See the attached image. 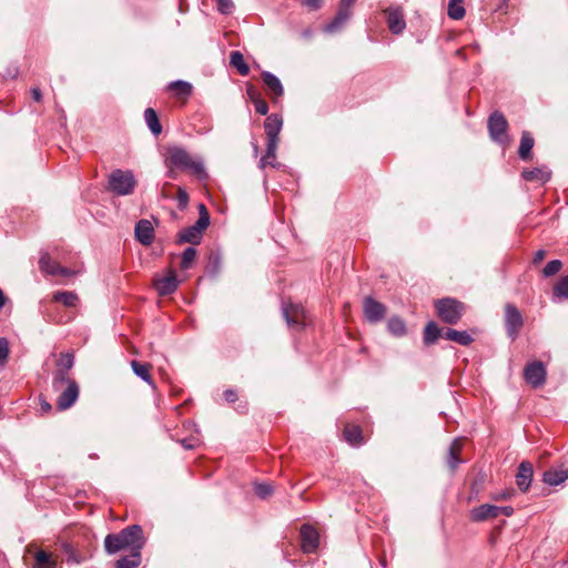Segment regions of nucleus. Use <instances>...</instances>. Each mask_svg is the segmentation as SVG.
<instances>
[{"instance_id": "c85d7f7f", "label": "nucleus", "mask_w": 568, "mask_h": 568, "mask_svg": "<svg viewBox=\"0 0 568 568\" xmlns=\"http://www.w3.org/2000/svg\"><path fill=\"white\" fill-rule=\"evenodd\" d=\"M201 240H202V234L192 225L190 227L182 230L178 234L176 242L179 244L190 243V244L196 245L201 242Z\"/></svg>"}, {"instance_id": "e433bc0d", "label": "nucleus", "mask_w": 568, "mask_h": 568, "mask_svg": "<svg viewBox=\"0 0 568 568\" xmlns=\"http://www.w3.org/2000/svg\"><path fill=\"white\" fill-rule=\"evenodd\" d=\"M443 335L444 333L438 325L435 322H429L424 329V343L426 345H432Z\"/></svg>"}, {"instance_id": "4468645a", "label": "nucleus", "mask_w": 568, "mask_h": 568, "mask_svg": "<svg viewBox=\"0 0 568 568\" xmlns=\"http://www.w3.org/2000/svg\"><path fill=\"white\" fill-rule=\"evenodd\" d=\"M282 312L290 327L301 328L306 324V311L302 305L290 304L287 306H283Z\"/></svg>"}, {"instance_id": "69168bd1", "label": "nucleus", "mask_w": 568, "mask_h": 568, "mask_svg": "<svg viewBox=\"0 0 568 568\" xmlns=\"http://www.w3.org/2000/svg\"><path fill=\"white\" fill-rule=\"evenodd\" d=\"M199 213H200V215H201V214L209 213V211H207V209L205 207V205H204V204H200V205H199Z\"/></svg>"}, {"instance_id": "a211bd4d", "label": "nucleus", "mask_w": 568, "mask_h": 568, "mask_svg": "<svg viewBox=\"0 0 568 568\" xmlns=\"http://www.w3.org/2000/svg\"><path fill=\"white\" fill-rule=\"evenodd\" d=\"M300 532L303 551L305 554L315 552L320 545V536L316 529L311 525H303Z\"/></svg>"}, {"instance_id": "6ab92c4d", "label": "nucleus", "mask_w": 568, "mask_h": 568, "mask_svg": "<svg viewBox=\"0 0 568 568\" xmlns=\"http://www.w3.org/2000/svg\"><path fill=\"white\" fill-rule=\"evenodd\" d=\"M74 365V356L71 353H62L58 359L57 363V369L53 373L52 379H55V384L59 385L60 383L67 381V378L70 377V369Z\"/></svg>"}, {"instance_id": "a18cd8bd", "label": "nucleus", "mask_w": 568, "mask_h": 568, "mask_svg": "<svg viewBox=\"0 0 568 568\" xmlns=\"http://www.w3.org/2000/svg\"><path fill=\"white\" fill-rule=\"evenodd\" d=\"M561 266L562 264L559 260H552L546 264V266L542 270V274L545 277H550L557 274L560 271Z\"/></svg>"}, {"instance_id": "412c9836", "label": "nucleus", "mask_w": 568, "mask_h": 568, "mask_svg": "<svg viewBox=\"0 0 568 568\" xmlns=\"http://www.w3.org/2000/svg\"><path fill=\"white\" fill-rule=\"evenodd\" d=\"M135 239L145 246L152 244L154 240V229L149 220H140L134 229Z\"/></svg>"}, {"instance_id": "8fccbe9b", "label": "nucleus", "mask_w": 568, "mask_h": 568, "mask_svg": "<svg viewBox=\"0 0 568 568\" xmlns=\"http://www.w3.org/2000/svg\"><path fill=\"white\" fill-rule=\"evenodd\" d=\"M209 225H210V214L205 213V214H201V216H199L196 223L193 226L202 234L203 231Z\"/></svg>"}, {"instance_id": "c03bdc74", "label": "nucleus", "mask_w": 568, "mask_h": 568, "mask_svg": "<svg viewBox=\"0 0 568 568\" xmlns=\"http://www.w3.org/2000/svg\"><path fill=\"white\" fill-rule=\"evenodd\" d=\"M196 257V250L192 246L186 247L182 254L181 268H190L192 262Z\"/></svg>"}, {"instance_id": "20e7f679", "label": "nucleus", "mask_w": 568, "mask_h": 568, "mask_svg": "<svg viewBox=\"0 0 568 568\" xmlns=\"http://www.w3.org/2000/svg\"><path fill=\"white\" fill-rule=\"evenodd\" d=\"M52 389L58 394L57 408L59 410H67L77 402L79 397V385L73 378H67V381L55 384V379H52Z\"/></svg>"}, {"instance_id": "423d86ee", "label": "nucleus", "mask_w": 568, "mask_h": 568, "mask_svg": "<svg viewBox=\"0 0 568 568\" xmlns=\"http://www.w3.org/2000/svg\"><path fill=\"white\" fill-rule=\"evenodd\" d=\"M438 317L446 324L455 325L465 313V306L462 302L444 297L435 303Z\"/></svg>"}, {"instance_id": "4c0bfd02", "label": "nucleus", "mask_w": 568, "mask_h": 568, "mask_svg": "<svg viewBox=\"0 0 568 568\" xmlns=\"http://www.w3.org/2000/svg\"><path fill=\"white\" fill-rule=\"evenodd\" d=\"M129 556L121 557L115 568H136L141 564V551H130Z\"/></svg>"}, {"instance_id": "f257e3e1", "label": "nucleus", "mask_w": 568, "mask_h": 568, "mask_svg": "<svg viewBox=\"0 0 568 568\" xmlns=\"http://www.w3.org/2000/svg\"><path fill=\"white\" fill-rule=\"evenodd\" d=\"M165 165L169 168L168 175L175 178L174 169L190 171L200 180L207 178L204 163L200 158H193L184 148L172 145L166 149Z\"/></svg>"}, {"instance_id": "0eeeda50", "label": "nucleus", "mask_w": 568, "mask_h": 568, "mask_svg": "<svg viewBox=\"0 0 568 568\" xmlns=\"http://www.w3.org/2000/svg\"><path fill=\"white\" fill-rule=\"evenodd\" d=\"M547 371L544 363L534 361L524 368L525 381L534 388H539L546 383Z\"/></svg>"}, {"instance_id": "2f4dec72", "label": "nucleus", "mask_w": 568, "mask_h": 568, "mask_svg": "<svg viewBox=\"0 0 568 568\" xmlns=\"http://www.w3.org/2000/svg\"><path fill=\"white\" fill-rule=\"evenodd\" d=\"M568 478V471L565 469H549L544 473V481L549 486H558Z\"/></svg>"}, {"instance_id": "5fc2aeb1", "label": "nucleus", "mask_w": 568, "mask_h": 568, "mask_svg": "<svg viewBox=\"0 0 568 568\" xmlns=\"http://www.w3.org/2000/svg\"><path fill=\"white\" fill-rule=\"evenodd\" d=\"M246 93H247V95L250 97V99L252 100L253 103L255 102V100L261 99L260 94L257 93V91H256V89H255V87L253 84H247Z\"/></svg>"}, {"instance_id": "393cba45", "label": "nucleus", "mask_w": 568, "mask_h": 568, "mask_svg": "<svg viewBox=\"0 0 568 568\" xmlns=\"http://www.w3.org/2000/svg\"><path fill=\"white\" fill-rule=\"evenodd\" d=\"M179 282L174 273L171 275L159 278L155 282V288L158 293L162 296L170 295L174 293L178 288Z\"/></svg>"}, {"instance_id": "f3484780", "label": "nucleus", "mask_w": 568, "mask_h": 568, "mask_svg": "<svg viewBox=\"0 0 568 568\" xmlns=\"http://www.w3.org/2000/svg\"><path fill=\"white\" fill-rule=\"evenodd\" d=\"M385 13L390 32L400 34L406 28L403 9L400 7H389L385 10Z\"/></svg>"}, {"instance_id": "e2e57ef3", "label": "nucleus", "mask_w": 568, "mask_h": 568, "mask_svg": "<svg viewBox=\"0 0 568 568\" xmlns=\"http://www.w3.org/2000/svg\"><path fill=\"white\" fill-rule=\"evenodd\" d=\"M270 165L274 169H278L281 164L276 161V155L274 158L266 159V166Z\"/></svg>"}, {"instance_id": "bb28decb", "label": "nucleus", "mask_w": 568, "mask_h": 568, "mask_svg": "<svg viewBox=\"0 0 568 568\" xmlns=\"http://www.w3.org/2000/svg\"><path fill=\"white\" fill-rule=\"evenodd\" d=\"M443 337L462 346H468L474 341L473 336L467 331H457L454 328H447Z\"/></svg>"}, {"instance_id": "de8ad7c7", "label": "nucleus", "mask_w": 568, "mask_h": 568, "mask_svg": "<svg viewBox=\"0 0 568 568\" xmlns=\"http://www.w3.org/2000/svg\"><path fill=\"white\" fill-rule=\"evenodd\" d=\"M217 11L222 14H231L234 11V3L232 0H216Z\"/></svg>"}, {"instance_id": "a878e982", "label": "nucleus", "mask_w": 568, "mask_h": 568, "mask_svg": "<svg viewBox=\"0 0 568 568\" xmlns=\"http://www.w3.org/2000/svg\"><path fill=\"white\" fill-rule=\"evenodd\" d=\"M521 175L526 181L545 184L550 180L551 172L546 166H542L525 170Z\"/></svg>"}, {"instance_id": "774afa93", "label": "nucleus", "mask_w": 568, "mask_h": 568, "mask_svg": "<svg viewBox=\"0 0 568 568\" xmlns=\"http://www.w3.org/2000/svg\"><path fill=\"white\" fill-rule=\"evenodd\" d=\"M42 409H43L44 412H49V410L51 409V405H50L49 403L44 402V403L42 404Z\"/></svg>"}, {"instance_id": "603ef678", "label": "nucleus", "mask_w": 568, "mask_h": 568, "mask_svg": "<svg viewBox=\"0 0 568 568\" xmlns=\"http://www.w3.org/2000/svg\"><path fill=\"white\" fill-rule=\"evenodd\" d=\"M254 106L255 111L261 115H265L268 112V104L263 99L255 100Z\"/></svg>"}, {"instance_id": "ea45409f", "label": "nucleus", "mask_w": 568, "mask_h": 568, "mask_svg": "<svg viewBox=\"0 0 568 568\" xmlns=\"http://www.w3.org/2000/svg\"><path fill=\"white\" fill-rule=\"evenodd\" d=\"M52 298L54 302L62 303L67 307H73L78 302V295L69 291L55 292Z\"/></svg>"}, {"instance_id": "79ce46f5", "label": "nucleus", "mask_w": 568, "mask_h": 568, "mask_svg": "<svg viewBox=\"0 0 568 568\" xmlns=\"http://www.w3.org/2000/svg\"><path fill=\"white\" fill-rule=\"evenodd\" d=\"M448 17L453 20H460L465 17V8L463 0H449L448 1Z\"/></svg>"}, {"instance_id": "5701e85b", "label": "nucleus", "mask_w": 568, "mask_h": 568, "mask_svg": "<svg viewBox=\"0 0 568 568\" xmlns=\"http://www.w3.org/2000/svg\"><path fill=\"white\" fill-rule=\"evenodd\" d=\"M498 517V506L483 504L470 510V519L475 523L485 521L487 519Z\"/></svg>"}, {"instance_id": "ddd939ff", "label": "nucleus", "mask_w": 568, "mask_h": 568, "mask_svg": "<svg viewBox=\"0 0 568 568\" xmlns=\"http://www.w3.org/2000/svg\"><path fill=\"white\" fill-rule=\"evenodd\" d=\"M39 267L41 272L52 276L68 277L74 273L68 267L61 266L59 263L50 257L48 252H42L39 258Z\"/></svg>"}, {"instance_id": "aec40b11", "label": "nucleus", "mask_w": 568, "mask_h": 568, "mask_svg": "<svg viewBox=\"0 0 568 568\" xmlns=\"http://www.w3.org/2000/svg\"><path fill=\"white\" fill-rule=\"evenodd\" d=\"M363 307L364 315L369 323H378L385 317L386 307L373 297H366Z\"/></svg>"}, {"instance_id": "4be33fe9", "label": "nucleus", "mask_w": 568, "mask_h": 568, "mask_svg": "<svg viewBox=\"0 0 568 568\" xmlns=\"http://www.w3.org/2000/svg\"><path fill=\"white\" fill-rule=\"evenodd\" d=\"M534 475L532 464L529 462H521L519 464L517 475H516V484L521 491H527L530 487Z\"/></svg>"}, {"instance_id": "72a5a7b5", "label": "nucleus", "mask_w": 568, "mask_h": 568, "mask_svg": "<svg viewBox=\"0 0 568 568\" xmlns=\"http://www.w3.org/2000/svg\"><path fill=\"white\" fill-rule=\"evenodd\" d=\"M144 120L153 135L158 136L162 132V125L159 121L158 114L154 109L148 108L144 111Z\"/></svg>"}, {"instance_id": "9b49d317", "label": "nucleus", "mask_w": 568, "mask_h": 568, "mask_svg": "<svg viewBox=\"0 0 568 568\" xmlns=\"http://www.w3.org/2000/svg\"><path fill=\"white\" fill-rule=\"evenodd\" d=\"M353 3L354 0H341L335 18L323 28V31L325 33H335L339 31L352 16Z\"/></svg>"}, {"instance_id": "a19ab883", "label": "nucleus", "mask_w": 568, "mask_h": 568, "mask_svg": "<svg viewBox=\"0 0 568 568\" xmlns=\"http://www.w3.org/2000/svg\"><path fill=\"white\" fill-rule=\"evenodd\" d=\"M568 300V275L561 276L554 286V301Z\"/></svg>"}, {"instance_id": "6e6552de", "label": "nucleus", "mask_w": 568, "mask_h": 568, "mask_svg": "<svg viewBox=\"0 0 568 568\" xmlns=\"http://www.w3.org/2000/svg\"><path fill=\"white\" fill-rule=\"evenodd\" d=\"M353 3L354 0H341L335 18L323 28V31L325 33H335L339 31L352 16Z\"/></svg>"}, {"instance_id": "4d7b16f0", "label": "nucleus", "mask_w": 568, "mask_h": 568, "mask_svg": "<svg viewBox=\"0 0 568 568\" xmlns=\"http://www.w3.org/2000/svg\"><path fill=\"white\" fill-rule=\"evenodd\" d=\"M514 514V508L510 506H498V516L504 515L510 517Z\"/></svg>"}, {"instance_id": "680f3d73", "label": "nucleus", "mask_w": 568, "mask_h": 568, "mask_svg": "<svg viewBox=\"0 0 568 568\" xmlns=\"http://www.w3.org/2000/svg\"><path fill=\"white\" fill-rule=\"evenodd\" d=\"M31 94H32V98H33V100H34V101H37V102H40V101H41L42 94H41L40 89H38V88H32V89H31Z\"/></svg>"}, {"instance_id": "dca6fc26", "label": "nucleus", "mask_w": 568, "mask_h": 568, "mask_svg": "<svg viewBox=\"0 0 568 568\" xmlns=\"http://www.w3.org/2000/svg\"><path fill=\"white\" fill-rule=\"evenodd\" d=\"M505 324L508 335L515 338L523 326V316L519 310L513 304H507L505 307Z\"/></svg>"}, {"instance_id": "f704fd0d", "label": "nucleus", "mask_w": 568, "mask_h": 568, "mask_svg": "<svg viewBox=\"0 0 568 568\" xmlns=\"http://www.w3.org/2000/svg\"><path fill=\"white\" fill-rule=\"evenodd\" d=\"M61 550L67 555V562L69 565H80L84 561V557L69 541L61 542Z\"/></svg>"}, {"instance_id": "f03ea898", "label": "nucleus", "mask_w": 568, "mask_h": 568, "mask_svg": "<svg viewBox=\"0 0 568 568\" xmlns=\"http://www.w3.org/2000/svg\"><path fill=\"white\" fill-rule=\"evenodd\" d=\"M145 545L143 529L140 525H131L118 534H109L104 539L105 551L113 555L120 550L141 551Z\"/></svg>"}, {"instance_id": "3c124183", "label": "nucleus", "mask_w": 568, "mask_h": 568, "mask_svg": "<svg viewBox=\"0 0 568 568\" xmlns=\"http://www.w3.org/2000/svg\"><path fill=\"white\" fill-rule=\"evenodd\" d=\"M176 200L180 209H185L189 203V194L183 187L178 189Z\"/></svg>"}, {"instance_id": "473e14b6", "label": "nucleus", "mask_w": 568, "mask_h": 568, "mask_svg": "<svg viewBox=\"0 0 568 568\" xmlns=\"http://www.w3.org/2000/svg\"><path fill=\"white\" fill-rule=\"evenodd\" d=\"M535 141L529 132L524 131L520 139V144L518 149V155L521 160H528L531 156V150L534 148Z\"/></svg>"}, {"instance_id": "49530a36", "label": "nucleus", "mask_w": 568, "mask_h": 568, "mask_svg": "<svg viewBox=\"0 0 568 568\" xmlns=\"http://www.w3.org/2000/svg\"><path fill=\"white\" fill-rule=\"evenodd\" d=\"M254 491L261 499H266L273 494V487L265 483L256 484L254 486Z\"/></svg>"}, {"instance_id": "c9c22d12", "label": "nucleus", "mask_w": 568, "mask_h": 568, "mask_svg": "<svg viewBox=\"0 0 568 568\" xmlns=\"http://www.w3.org/2000/svg\"><path fill=\"white\" fill-rule=\"evenodd\" d=\"M230 64L237 70V72L245 77L250 73V67L244 61V57L240 51H232L230 54Z\"/></svg>"}, {"instance_id": "f8f14e48", "label": "nucleus", "mask_w": 568, "mask_h": 568, "mask_svg": "<svg viewBox=\"0 0 568 568\" xmlns=\"http://www.w3.org/2000/svg\"><path fill=\"white\" fill-rule=\"evenodd\" d=\"M508 128L507 120L500 112H494L488 119V130L490 138L498 143H506Z\"/></svg>"}, {"instance_id": "052dcab7", "label": "nucleus", "mask_w": 568, "mask_h": 568, "mask_svg": "<svg viewBox=\"0 0 568 568\" xmlns=\"http://www.w3.org/2000/svg\"><path fill=\"white\" fill-rule=\"evenodd\" d=\"M545 256H546V252L544 250H538L534 255L532 263L538 264L539 262H541L545 258Z\"/></svg>"}, {"instance_id": "bf43d9fd", "label": "nucleus", "mask_w": 568, "mask_h": 568, "mask_svg": "<svg viewBox=\"0 0 568 568\" xmlns=\"http://www.w3.org/2000/svg\"><path fill=\"white\" fill-rule=\"evenodd\" d=\"M196 439L195 438H190V439H182L181 440V444L182 446L185 448V449H192L195 447L196 445Z\"/></svg>"}, {"instance_id": "b1692460", "label": "nucleus", "mask_w": 568, "mask_h": 568, "mask_svg": "<svg viewBox=\"0 0 568 568\" xmlns=\"http://www.w3.org/2000/svg\"><path fill=\"white\" fill-rule=\"evenodd\" d=\"M261 75L270 94L274 98H280L284 94V88L275 74L270 71H263Z\"/></svg>"}, {"instance_id": "0e129e2a", "label": "nucleus", "mask_w": 568, "mask_h": 568, "mask_svg": "<svg viewBox=\"0 0 568 568\" xmlns=\"http://www.w3.org/2000/svg\"><path fill=\"white\" fill-rule=\"evenodd\" d=\"M6 304V296L2 292V290L0 288V310Z\"/></svg>"}, {"instance_id": "2eb2a0df", "label": "nucleus", "mask_w": 568, "mask_h": 568, "mask_svg": "<svg viewBox=\"0 0 568 568\" xmlns=\"http://www.w3.org/2000/svg\"><path fill=\"white\" fill-rule=\"evenodd\" d=\"M26 551L33 554L34 562L32 568H57L58 566L57 559L52 554L43 549H39L36 544H29Z\"/></svg>"}, {"instance_id": "09e8293b", "label": "nucleus", "mask_w": 568, "mask_h": 568, "mask_svg": "<svg viewBox=\"0 0 568 568\" xmlns=\"http://www.w3.org/2000/svg\"><path fill=\"white\" fill-rule=\"evenodd\" d=\"M9 356V343L4 337H0V366L3 365Z\"/></svg>"}, {"instance_id": "7c9ffc66", "label": "nucleus", "mask_w": 568, "mask_h": 568, "mask_svg": "<svg viewBox=\"0 0 568 568\" xmlns=\"http://www.w3.org/2000/svg\"><path fill=\"white\" fill-rule=\"evenodd\" d=\"M462 447H463V444L459 438L454 439L449 446L447 464L452 470H455L457 468V466L462 463V460L458 456L462 450Z\"/></svg>"}, {"instance_id": "13d9d810", "label": "nucleus", "mask_w": 568, "mask_h": 568, "mask_svg": "<svg viewBox=\"0 0 568 568\" xmlns=\"http://www.w3.org/2000/svg\"><path fill=\"white\" fill-rule=\"evenodd\" d=\"M514 495V490H505L498 495H495L493 498L496 500H506L509 499Z\"/></svg>"}, {"instance_id": "864d4df0", "label": "nucleus", "mask_w": 568, "mask_h": 568, "mask_svg": "<svg viewBox=\"0 0 568 568\" xmlns=\"http://www.w3.org/2000/svg\"><path fill=\"white\" fill-rule=\"evenodd\" d=\"M323 0H303V4L311 10H318L322 7Z\"/></svg>"}, {"instance_id": "37998d69", "label": "nucleus", "mask_w": 568, "mask_h": 568, "mask_svg": "<svg viewBox=\"0 0 568 568\" xmlns=\"http://www.w3.org/2000/svg\"><path fill=\"white\" fill-rule=\"evenodd\" d=\"M131 367L136 376H139L144 382L152 384V378L150 374V368L146 364H142L136 361L131 362Z\"/></svg>"}, {"instance_id": "338daca9", "label": "nucleus", "mask_w": 568, "mask_h": 568, "mask_svg": "<svg viewBox=\"0 0 568 568\" xmlns=\"http://www.w3.org/2000/svg\"><path fill=\"white\" fill-rule=\"evenodd\" d=\"M313 34L312 30L311 29H305L303 32H302V36L305 37V38H311Z\"/></svg>"}, {"instance_id": "9d476101", "label": "nucleus", "mask_w": 568, "mask_h": 568, "mask_svg": "<svg viewBox=\"0 0 568 568\" xmlns=\"http://www.w3.org/2000/svg\"><path fill=\"white\" fill-rule=\"evenodd\" d=\"M353 3L354 0H341L335 18L323 28V31L325 33H335L339 31L352 16Z\"/></svg>"}, {"instance_id": "c756f323", "label": "nucleus", "mask_w": 568, "mask_h": 568, "mask_svg": "<svg viewBox=\"0 0 568 568\" xmlns=\"http://www.w3.org/2000/svg\"><path fill=\"white\" fill-rule=\"evenodd\" d=\"M192 84L183 80L172 81L168 84V90L178 98H187L192 93Z\"/></svg>"}, {"instance_id": "39448f33", "label": "nucleus", "mask_w": 568, "mask_h": 568, "mask_svg": "<svg viewBox=\"0 0 568 568\" xmlns=\"http://www.w3.org/2000/svg\"><path fill=\"white\" fill-rule=\"evenodd\" d=\"M109 190L118 195L125 196L133 193L136 180L131 171L114 170L109 175Z\"/></svg>"}, {"instance_id": "58836bf2", "label": "nucleus", "mask_w": 568, "mask_h": 568, "mask_svg": "<svg viewBox=\"0 0 568 568\" xmlns=\"http://www.w3.org/2000/svg\"><path fill=\"white\" fill-rule=\"evenodd\" d=\"M387 329L392 335L400 337L406 334V324L400 317L393 316L388 320Z\"/></svg>"}, {"instance_id": "1a4fd4ad", "label": "nucleus", "mask_w": 568, "mask_h": 568, "mask_svg": "<svg viewBox=\"0 0 568 568\" xmlns=\"http://www.w3.org/2000/svg\"><path fill=\"white\" fill-rule=\"evenodd\" d=\"M353 3L354 0H341L335 18L323 28V31L325 33H335L339 31L352 16Z\"/></svg>"}, {"instance_id": "7ed1b4c3", "label": "nucleus", "mask_w": 568, "mask_h": 568, "mask_svg": "<svg viewBox=\"0 0 568 568\" xmlns=\"http://www.w3.org/2000/svg\"><path fill=\"white\" fill-rule=\"evenodd\" d=\"M283 126V119L280 114H270L264 122V129L267 138L266 152L260 160V168H266V159L274 158L278 145V135Z\"/></svg>"}, {"instance_id": "6e6d98bb", "label": "nucleus", "mask_w": 568, "mask_h": 568, "mask_svg": "<svg viewBox=\"0 0 568 568\" xmlns=\"http://www.w3.org/2000/svg\"><path fill=\"white\" fill-rule=\"evenodd\" d=\"M224 398L227 403H234L237 399V394L233 389H226L224 392Z\"/></svg>"}, {"instance_id": "cd10ccee", "label": "nucleus", "mask_w": 568, "mask_h": 568, "mask_svg": "<svg viewBox=\"0 0 568 568\" xmlns=\"http://www.w3.org/2000/svg\"><path fill=\"white\" fill-rule=\"evenodd\" d=\"M344 439L353 447L363 445V433L359 426L346 425L343 432Z\"/></svg>"}]
</instances>
